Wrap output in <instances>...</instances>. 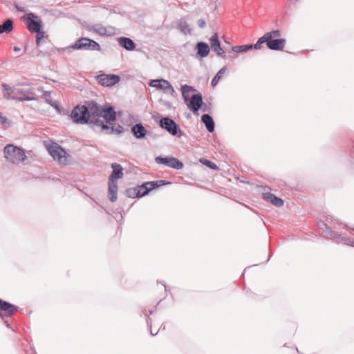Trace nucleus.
Masks as SVG:
<instances>
[{
	"label": "nucleus",
	"instance_id": "nucleus-31",
	"mask_svg": "<svg viewBox=\"0 0 354 354\" xmlns=\"http://www.w3.org/2000/svg\"><path fill=\"white\" fill-rule=\"evenodd\" d=\"M227 68L226 66H223L214 75L211 82V86L215 87L218 82L221 80L223 74L227 71Z\"/></svg>",
	"mask_w": 354,
	"mask_h": 354
},
{
	"label": "nucleus",
	"instance_id": "nucleus-52",
	"mask_svg": "<svg viewBox=\"0 0 354 354\" xmlns=\"http://www.w3.org/2000/svg\"><path fill=\"white\" fill-rule=\"evenodd\" d=\"M110 13H118V14H120V12L115 9H110Z\"/></svg>",
	"mask_w": 354,
	"mask_h": 354
},
{
	"label": "nucleus",
	"instance_id": "nucleus-35",
	"mask_svg": "<svg viewBox=\"0 0 354 354\" xmlns=\"http://www.w3.org/2000/svg\"><path fill=\"white\" fill-rule=\"evenodd\" d=\"M106 34L105 37H113L120 32V30L112 26H108L106 27Z\"/></svg>",
	"mask_w": 354,
	"mask_h": 354
},
{
	"label": "nucleus",
	"instance_id": "nucleus-42",
	"mask_svg": "<svg viewBox=\"0 0 354 354\" xmlns=\"http://www.w3.org/2000/svg\"><path fill=\"white\" fill-rule=\"evenodd\" d=\"M160 103L162 104V105H164L165 106H166L167 109H172L173 108V106H172V104L171 102H168V101H164L162 100V99H160L159 100Z\"/></svg>",
	"mask_w": 354,
	"mask_h": 354
},
{
	"label": "nucleus",
	"instance_id": "nucleus-4",
	"mask_svg": "<svg viewBox=\"0 0 354 354\" xmlns=\"http://www.w3.org/2000/svg\"><path fill=\"white\" fill-rule=\"evenodd\" d=\"M153 118L158 123L160 128L167 131L169 134L177 138H181L185 135L180 129V125L169 116H162L160 113L153 115Z\"/></svg>",
	"mask_w": 354,
	"mask_h": 354
},
{
	"label": "nucleus",
	"instance_id": "nucleus-38",
	"mask_svg": "<svg viewBox=\"0 0 354 354\" xmlns=\"http://www.w3.org/2000/svg\"><path fill=\"white\" fill-rule=\"evenodd\" d=\"M154 312V310H148V311L145 312V313H147V315H145L146 317V322H147V327L149 328V330H151V318L149 317L150 315H151Z\"/></svg>",
	"mask_w": 354,
	"mask_h": 354
},
{
	"label": "nucleus",
	"instance_id": "nucleus-25",
	"mask_svg": "<svg viewBox=\"0 0 354 354\" xmlns=\"http://www.w3.org/2000/svg\"><path fill=\"white\" fill-rule=\"evenodd\" d=\"M250 50H252V44L233 46L231 48V51L233 52L234 54L230 55V57L232 59H236L237 57V53H245Z\"/></svg>",
	"mask_w": 354,
	"mask_h": 354
},
{
	"label": "nucleus",
	"instance_id": "nucleus-5",
	"mask_svg": "<svg viewBox=\"0 0 354 354\" xmlns=\"http://www.w3.org/2000/svg\"><path fill=\"white\" fill-rule=\"evenodd\" d=\"M68 50H71V53L73 50L101 51L102 47L98 42L90 37H80L69 46Z\"/></svg>",
	"mask_w": 354,
	"mask_h": 354
},
{
	"label": "nucleus",
	"instance_id": "nucleus-59",
	"mask_svg": "<svg viewBox=\"0 0 354 354\" xmlns=\"http://www.w3.org/2000/svg\"><path fill=\"white\" fill-rule=\"evenodd\" d=\"M248 268H250V266H248ZM246 269H247V268H245L244 271H245Z\"/></svg>",
	"mask_w": 354,
	"mask_h": 354
},
{
	"label": "nucleus",
	"instance_id": "nucleus-24",
	"mask_svg": "<svg viewBox=\"0 0 354 354\" xmlns=\"http://www.w3.org/2000/svg\"><path fill=\"white\" fill-rule=\"evenodd\" d=\"M201 122L204 124L209 133H213L215 131V122L210 114H203L201 115Z\"/></svg>",
	"mask_w": 354,
	"mask_h": 354
},
{
	"label": "nucleus",
	"instance_id": "nucleus-48",
	"mask_svg": "<svg viewBox=\"0 0 354 354\" xmlns=\"http://www.w3.org/2000/svg\"><path fill=\"white\" fill-rule=\"evenodd\" d=\"M243 290L245 292V293L251 292V290L249 288H247L245 285L243 286Z\"/></svg>",
	"mask_w": 354,
	"mask_h": 354
},
{
	"label": "nucleus",
	"instance_id": "nucleus-53",
	"mask_svg": "<svg viewBox=\"0 0 354 354\" xmlns=\"http://www.w3.org/2000/svg\"><path fill=\"white\" fill-rule=\"evenodd\" d=\"M13 50L15 52H19L21 50V48L19 47H18V46H14Z\"/></svg>",
	"mask_w": 354,
	"mask_h": 354
},
{
	"label": "nucleus",
	"instance_id": "nucleus-15",
	"mask_svg": "<svg viewBox=\"0 0 354 354\" xmlns=\"http://www.w3.org/2000/svg\"><path fill=\"white\" fill-rule=\"evenodd\" d=\"M209 48L217 56L223 59L226 58V53L221 46V43L219 40V36L217 32H214L209 38Z\"/></svg>",
	"mask_w": 354,
	"mask_h": 354
},
{
	"label": "nucleus",
	"instance_id": "nucleus-28",
	"mask_svg": "<svg viewBox=\"0 0 354 354\" xmlns=\"http://www.w3.org/2000/svg\"><path fill=\"white\" fill-rule=\"evenodd\" d=\"M46 102L48 104H49L50 106H51L52 107H53L59 114L62 115H68L71 118V117H70L71 113H69L66 109H65L63 106H62L59 104V102H57L56 100L46 99Z\"/></svg>",
	"mask_w": 354,
	"mask_h": 354
},
{
	"label": "nucleus",
	"instance_id": "nucleus-47",
	"mask_svg": "<svg viewBox=\"0 0 354 354\" xmlns=\"http://www.w3.org/2000/svg\"><path fill=\"white\" fill-rule=\"evenodd\" d=\"M350 156L353 159H354V145L352 146V147L350 149Z\"/></svg>",
	"mask_w": 354,
	"mask_h": 354
},
{
	"label": "nucleus",
	"instance_id": "nucleus-45",
	"mask_svg": "<svg viewBox=\"0 0 354 354\" xmlns=\"http://www.w3.org/2000/svg\"><path fill=\"white\" fill-rule=\"evenodd\" d=\"M157 282L158 283H161L162 284V286H164L165 288V293H166V296L167 295V292L170 290V288L169 286H168L165 282L164 281H160V280H158Z\"/></svg>",
	"mask_w": 354,
	"mask_h": 354
},
{
	"label": "nucleus",
	"instance_id": "nucleus-37",
	"mask_svg": "<svg viewBox=\"0 0 354 354\" xmlns=\"http://www.w3.org/2000/svg\"><path fill=\"white\" fill-rule=\"evenodd\" d=\"M68 48H69V46H68L66 47H64V48H57V47L53 46L48 50V52L50 53V55L51 53H55V52H58V53L66 52L68 53H71V50H68Z\"/></svg>",
	"mask_w": 354,
	"mask_h": 354
},
{
	"label": "nucleus",
	"instance_id": "nucleus-30",
	"mask_svg": "<svg viewBox=\"0 0 354 354\" xmlns=\"http://www.w3.org/2000/svg\"><path fill=\"white\" fill-rule=\"evenodd\" d=\"M272 34H268L267 32L263 36L259 37L255 44H252V48L255 50H260L263 47V44L267 46V40L270 38Z\"/></svg>",
	"mask_w": 354,
	"mask_h": 354
},
{
	"label": "nucleus",
	"instance_id": "nucleus-54",
	"mask_svg": "<svg viewBox=\"0 0 354 354\" xmlns=\"http://www.w3.org/2000/svg\"><path fill=\"white\" fill-rule=\"evenodd\" d=\"M162 301V299H161L158 303L157 304L154 306L153 308H152L151 310H154V311L157 309V307L160 304V302Z\"/></svg>",
	"mask_w": 354,
	"mask_h": 354
},
{
	"label": "nucleus",
	"instance_id": "nucleus-57",
	"mask_svg": "<svg viewBox=\"0 0 354 354\" xmlns=\"http://www.w3.org/2000/svg\"><path fill=\"white\" fill-rule=\"evenodd\" d=\"M139 315H140V317H142V316L147 315V313H145V312L144 310H142V311H140Z\"/></svg>",
	"mask_w": 354,
	"mask_h": 354
},
{
	"label": "nucleus",
	"instance_id": "nucleus-27",
	"mask_svg": "<svg viewBox=\"0 0 354 354\" xmlns=\"http://www.w3.org/2000/svg\"><path fill=\"white\" fill-rule=\"evenodd\" d=\"M191 91H197L196 88L188 84H184L181 86V93H182V97L184 100L185 104L188 107V104H189L190 99L191 97H189L188 93Z\"/></svg>",
	"mask_w": 354,
	"mask_h": 354
},
{
	"label": "nucleus",
	"instance_id": "nucleus-7",
	"mask_svg": "<svg viewBox=\"0 0 354 354\" xmlns=\"http://www.w3.org/2000/svg\"><path fill=\"white\" fill-rule=\"evenodd\" d=\"M23 22L31 33H37L44 30V23L39 16L29 12L21 17Z\"/></svg>",
	"mask_w": 354,
	"mask_h": 354
},
{
	"label": "nucleus",
	"instance_id": "nucleus-22",
	"mask_svg": "<svg viewBox=\"0 0 354 354\" xmlns=\"http://www.w3.org/2000/svg\"><path fill=\"white\" fill-rule=\"evenodd\" d=\"M119 45L128 51H133L136 48V44L130 37H119L117 39Z\"/></svg>",
	"mask_w": 354,
	"mask_h": 354
},
{
	"label": "nucleus",
	"instance_id": "nucleus-29",
	"mask_svg": "<svg viewBox=\"0 0 354 354\" xmlns=\"http://www.w3.org/2000/svg\"><path fill=\"white\" fill-rule=\"evenodd\" d=\"M13 28V20L10 18L6 19L2 24H0V35L9 34L12 31Z\"/></svg>",
	"mask_w": 354,
	"mask_h": 354
},
{
	"label": "nucleus",
	"instance_id": "nucleus-23",
	"mask_svg": "<svg viewBox=\"0 0 354 354\" xmlns=\"http://www.w3.org/2000/svg\"><path fill=\"white\" fill-rule=\"evenodd\" d=\"M118 182L108 181V198L113 203L118 199Z\"/></svg>",
	"mask_w": 354,
	"mask_h": 354
},
{
	"label": "nucleus",
	"instance_id": "nucleus-55",
	"mask_svg": "<svg viewBox=\"0 0 354 354\" xmlns=\"http://www.w3.org/2000/svg\"><path fill=\"white\" fill-rule=\"evenodd\" d=\"M162 301V299H161L158 303L157 304L154 306L153 308H152L151 310H154V311L157 309V307L160 304V302Z\"/></svg>",
	"mask_w": 354,
	"mask_h": 354
},
{
	"label": "nucleus",
	"instance_id": "nucleus-33",
	"mask_svg": "<svg viewBox=\"0 0 354 354\" xmlns=\"http://www.w3.org/2000/svg\"><path fill=\"white\" fill-rule=\"evenodd\" d=\"M89 30H92L102 37H105L106 34V27L102 26V24H94L91 28H88Z\"/></svg>",
	"mask_w": 354,
	"mask_h": 354
},
{
	"label": "nucleus",
	"instance_id": "nucleus-8",
	"mask_svg": "<svg viewBox=\"0 0 354 354\" xmlns=\"http://www.w3.org/2000/svg\"><path fill=\"white\" fill-rule=\"evenodd\" d=\"M19 309L18 306L0 298V318L3 321L6 326L12 330H14L7 318L12 317Z\"/></svg>",
	"mask_w": 354,
	"mask_h": 354
},
{
	"label": "nucleus",
	"instance_id": "nucleus-18",
	"mask_svg": "<svg viewBox=\"0 0 354 354\" xmlns=\"http://www.w3.org/2000/svg\"><path fill=\"white\" fill-rule=\"evenodd\" d=\"M194 50L196 51V58L201 60L209 55L210 48L207 42L199 41L195 44Z\"/></svg>",
	"mask_w": 354,
	"mask_h": 354
},
{
	"label": "nucleus",
	"instance_id": "nucleus-34",
	"mask_svg": "<svg viewBox=\"0 0 354 354\" xmlns=\"http://www.w3.org/2000/svg\"><path fill=\"white\" fill-rule=\"evenodd\" d=\"M36 34V40L35 44L37 48H39L41 46L42 44L45 41V31H41L39 32L35 33Z\"/></svg>",
	"mask_w": 354,
	"mask_h": 354
},
{
	"label": "nucleus",
	"instance_id": "nucleus-6",
	"mask_svg": "<svg viewBox=\"0 0 354 354\" xmlns=\"http://www.w3.org/2000/svg\"><path fill=\"white\" fill-rule=\"evenodd\" d=\"M3 153L4 158L11 163L24 162L27 158L24 149L12 144H7Z\"/></svg>",
	"mask_w": 354,
	"mask_h": 354
},
{
	"label": "nucleus",
	"instance_id": "nucleus-44",
	"mask_svg": "<svg viewBox=\"0 0 354 354\" xmlns=\"http://www.w3.org/2000/svg\"><path fill=\"white\" fill-rule=\"evenodd\" d=\"M197 25L201 28H204L206 26V21L204 19H200L197 21Z\"/></svg>",
	"mask_w": 354,
	"mask_h": 354
},
{
	"label": "nucleus",
	"instance_id": "nucleus-39",
	"mask_svg": "<svg viewBox=\"0 0 354 354\" xmlns=\"http://www.w3.org/2000/svg\"><path fill=\"white\" fill-rule=\"evenodd\" d=\"M35 55L37 57H46V56H49L50 53L48 52V50H41L40 49H37L35 52Z\"/></svg>",
	"mask_w": 354,
	"mask_h": 354
},
{
	"label": "nucleus",
	"instance_id": "nucleus-41",
	"mask_svg": "<svg viewBox=\"0 0 354 354\" xmlns=\"http://www.w3.org/2000/svg\"><path fill=\"white\" fill-rule=\"evenodd\" d=\"M0 124H1L2 125L8 124L9 125H10L11 122L10 120H8V119L6 117L3 116L1 114L0 116Z\"/></svg>",
	"mask_w": 354,
	"mask_h": 354
},
{
	"label": "nucleus",
	"instance_id": "nucleus-17",
	"mask_svg": "<svg viewBox=\"0 0 354 354\" xmlns=\"http://www.w3.org/2000/svg\"><path fill=\"white\" fill-rule=\"evenodd\" d=\"M21 91L19 94L10 95L8 99H12L19 102L24 101H32L36 100L37 97L34 92L31 89H22L20 88Z\"/></svg>",
	"mask_w": 354,
	"mask_h": 354
},
{
	"label": "nucleus",
	"instance_id": "nucleus-3",
	"mask_svg": "<svg viewBox=\"0 0 354 354\" xmlns=\"http://www.w3.org/2000/svg\"><path fill=\"white\" fill-rule=\"evenodd\" d=\"M171 181L167 180L146 181L136 187L126 189L124 194L130 198L140 199L147 196L152 190L157 189L162 186L171 185Z\"/></svg>",
	"mask_w": 354,
	"mask_h": 354
},
{
	"label": "nucleus",
	"instance_id": "nucleus-16",
	"mask_svg": "<svg viewBox=\"0 0 354 354\" xmlns=\"http://www.w3.org/2000/svg\"><path fill=\"white\" fill-rule=\"evenodd\" d=\"M131 133L133 136L138 140H142L146 138L147 136H151L153 133L147 131L142 122H138L131 127Z\"/></svg>",
	"mask_w": 354,
	"mask_h": 354
},
{
	"label": "nucleus",
	"instance_id": "nucleus-14",
	"mask_svg": "<svg viewBox=\"0 0 354 354\" xmlns=\"http://www.w3.org/2000/svg\"><path fill=\"white\" fill-rule=\"evenodd\" d=\"M97 122L100 123L101 129L106 131L107 134L121 135L126 131L122 125L115 124L113 122H105L104 120H100Z\"/></svg>",
	"mask_w": 354,
	"mask_h": 354
},
{
	"label": "nucleus",
	"instance_id": "nucleus-2",
	"mask_svg": "<svg viewBox=\"0 0 354 354\" xmlns=\"http://www.w3.org/2000/svg\"><path fill=\"white\" fill-rule=\"evenodd\" d=\"M318 227L325 239H331L337 244L342 243L354 247V241L342 232V230H346L350 233L354 232V229L349 227L346 223L337 222L330 226L328 223L320 221L318 223Z\"/></svg>",
	"mask_w": 354,
	"mask_h": 354
},
{
	"label": "nucleus",
	"instance_id": "nucleus-11",
	"mask_svg": "<svg viewBox=\"0 0 354 354\" xmlns=\"http://www.w3.org/2000/svg\"><path fill=\"white\" fill-rule=\"evenodd\" d=\"M46 149L55 160H57L60 164L64 165L67 162V158L70 157V155L60 145L52 142L46 146Z\"/></svg>",
	"mask_w": 354,
	"mask_h": 354
},
{
	"label": "nucleus",
	"instance_id": "nucleus-12",
	"mask_svg": "<svg viewBox=\"0 0 354 354\" xmlns=\"http://www.w3.org/2000/svg\"><path fill=\"white\" fill-rule=\"evenodd\" d=\"M155 162L158 165H163L168 167L180 170L184 167L183 162L178 158L171 156H158L155 158Z\"/></svg>",
	"mask_w": 354,
	"mask_h": 354
},
{
	"label": "nucleus",
	"instance_id": "nucleus-26",
	"mask_svg": "<svg viewBox=\"0 0 354 354\" xmlns=\"http://www.w3.org/2000/svg\"><path fill=\"white\" fill-rule=\"evenodd\" d=\"M176 28L184 35L192 34V29L183 17L178 21Z\"/></svg>",
	"mask_w": 354,
	"mask_h": 354
},
{
	"label": "nucleus",
	"instance_id": "nucleus-9",
	"mask_svg": "<svg viewBox=\"0 0 354 354\" xmlns=\"http://www.w3.org/2000/svg\"><path fill=\"white\" fill-rule=\"evenodd\" d=\"M212 104L209 102L207 104L203 102L202 94L196 91L194 93L190 99L189 104H188V109L194 114L198 115V111L201 109L204 112L209 111Z\"/></svg>",
	"mask_w": 354,
	"mask_h": 354
},
{
	"label": "nucleus",
	"instance_id": "nucleus-43",
	"mask_svg": "<svg viewBox=\"0 0 354 354\" xmlns=\"http://www.w3.org/2000/svg\"><path fill=\"white\" fill-rule=\"evenodd\" d=\"M169 88H168L167 93H169V95H171L173 97H176L178 95V94L176 92V91L174 90L173 86L171 84V86H169Z\"/></svg>",
	"mask_w": 354,
	"mask_h": 354
},
{
	"label": "nucleus",
	"instance_id": "nucleus-36",
	"mask_svg": "<svg viewBox=\"0 0 354 354\" xmlns=\"http://www.w3.org/2000/svg\"><path fill=\"white\" fill-rule=\"evenodd\" d=\"M2 88H3V91L8 92V93H10L11 95L19 94L20 92H21L20 88H11L10 86H9L6 83H3L2 84Z\"/></svg>",
	"mask_w": 354,
	"mask_h": 354
},
{
	"label": "nucleus",
	"instance_id": "nucleus-10",
	"mask_svg": "<svg viewBox=\"0 0 354 354\" xmlns=\"http://www.w3.org/2000/svg\"><path fill=\"white\" fill-rule=\"evenodd\" d=\"M267 33L272 34L270 38L267 40V48L271 50H283L286 44V39L285 38L279 37L281 35V30H272L267 32Z\"/></svg>",
	"mask_w": 354,
	"mask_h": 354
},
{
	"label": "nucleus",
	"instance_id": "nucleus-21",
	"mask_svg": "<svg viewBox=\"0 0 354 354\" xmlns=\"http://www.w3.org/2000/svg\"><path fill=\"white\" fill-rule=\"evenodd\" d=\"M262 198L266 201L277 207H282L284 204V201L281 198L277 196L271 192L263 193Z\"/></svg>",
	"mask_w": 354,
	"mask_h": 354
},
{
	"label": "nucleus",
	"instance_id": "nucleus-19",
	"mask_svg": "<svg viewBox=\"0 0 354 354\" xmlns=\"http://www.w3.org/2000/svg\"><path fill=\"white\" fill-rule=\"evenodd\" d=\"M112 171L108 177V181L118 182L124 176V169L122 166L118 162H113L111 164Z\"/></svg>",
	"mask_w": 354,
	"mask_h": 354
},
{
	"label": "nucleus",
	"instance_id": "nucleus-50",
	"mask_svg": "<svg viewBox=\"0 0 354 354\" xmlns=\"http://www.w3.org/2000/svg\"><path fill=\"white\" fill-rule=\"evenodd\" d=\"M273 254V252H270V254H269V256H268V258L267 259V260L264 262V263H266L269 261V260L270 259L271 257L272 256Z\"/></svg>",
	"mask_w": 354,
	"mask_h": 354
},
{
	"label": "nucleus",
	"instance_id": "nucleus-51",
	"mask_svg": "<svg viewBox=\"0 0 354 354\" xmlns=\"http://www.w3.org/2000/svg\"><path fill=\"white\" fill-rule=\"evenodd\" d=\"M43 95L46 97H49L50 95V91H44V93Z\"/></svg>",
	"mask_w": 354,
	"mask_h": 354
},
{
	"label": "nucleus",
	"instance_id": "nucleus-58",
	"mask_svg": "<svg viewBox=\"0 0 354 354\" xmlns=\"http://www.w3.org/2000/svg\"><path fill=\"white\" fill-rule=\"evenodd\" d=\"M191 117H192V115H191V114H190V113H186V118H188V119H189V118H191Z\"/></svg>",
	"mask_w": 354,
	"mask_h": 354
},
{
	"label": "nucleus",
	"instance_id": "nucleus-40",
	"mask_svg": "<svg viewBox=\"0 0 354 354\" xmlns=\"http://www.w3.org/2000/svg\"><path fill=\"white\" fill-rule=\"evenodd\" d=\"M119 214H120V219H118V218H115V220L117 221L119 225H122L123 223V217H124V215L126 214L124 211V209H120L119 211Z\"/></svg>",
	"mask_w": 354,
	"mask_h": 354
},
{
	"label": "nucleus",
	"instance_id": "nucleus-20",
	"mask_svg": "<svg viewBox=\"0 0 354 354\" xmlns=\"http://www.w3.org/2000/svg\"><path fill=\"white\" fill-rule=\"evenodd\" d=\"M148 84L149 86L156 88L157 90L162 91L164 93H167L169 86H171L170 82L162 77L151 80Z\"/></svg>",
	"mask_w": 354,
	"mask_h": 354
},
{
	"label": "nucleus",
	"instance_id": "nucleus-46",
	"mask_svg": "<svg viewBox=\"0 0 354 354\" xmlns=\"http://www.w3.org/2000/svg\"><path fill=\"white\" fill-rule=\"evenodd\" d=\"M15 8L19 12H24L25 11V8L24 7L20 6L15 5Z\"/></svg>",
	"mask_w": 354,
	"mask_h": 354
},
{
	"label": "nucleus",
	"instance_id": "nucleus-13",
	"mask_svg": "<svg viewBox=\"0 0 354 354\" xmlns=\"http://www.w3.org/2000/svg\"><path fill=\"white\" fill-rule=\"evenodd\" d=\"M99 84L104 87H111L118 84L121 80L120 75L113 73H101L95 76Z\"/></svg>",
	"mask_w": 354,
	"mask_h": 354
},
{
	"label": "nucleus",
	"instance_id": "nucleus-32",
	"mask_svg": "<svg viewBox=\"0 0 354 354\" xmlns=\"http://www.w3.org/2000/svg\"><path fill=\"white\" fill-rule=\"evenodd\" d=\"M198 161L201 164H202L203 165L207 167V168H209L210 169H212V170L216 171L219 170V167L216 165V163H214V162H212L204 157L200 158Z\"/></svg>",
	"mask_w": 354,
	"mask_h": 354
},
{
	"label": "nucleus",
	"instance_id": "nucleus-1",
	"mask_svg": "<svg viewBox=\"0 0 354 354\" xmlns=\"http://www.w3.org/2000/svg\"><path fill=\"white\" fill-rule=\"evenodd\" d=\"M71 119L77 124H94L100 127L97 122L101 117L106 120L105 122H115L118 113L113 106L109 103L102 106L93 100H85L83 104H79L73 107L71 111Z\"/></svg>",
	"mask_w": 354,
	"mask_h": 354
},
{
	"label": "nucleus",
	"instance_id": "nucleus-56",
	"mask_svg": "<svg viewBox=\"0 0 354 354\" xmlns=\"http://www.w3.org/2000/svg\"><path fill=\"white\" fill-rule=\"evenodd\" d=\"M162 330L165 329V323L161 324V326H160V328H159V329L158 330L159 331L160 330H162Z\"/></svg>",
	"mask_w": 354,
	"mask_h": 354
},
{
	"label": "nucleus",
	"instance_id": "nucleus-49",
	"mask_svg": "<svg viewBox=\"0 0 354 354\" xmlns=\"http://www.w3.org/2000/svg\"><path fill=\"white\" fill-rule=\"evenodd\" d=\"M149 332L152 336H155L158 334V330H157L156 332L154 333V330H152V329L151 328V330H149Z\"/></svg>",
	"mask_w": 354,
	"mask_h": 354
}]
</instances>
